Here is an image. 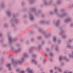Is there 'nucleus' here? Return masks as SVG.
Here are the masks:
<instances>
[{
	"label": "nucleus",
	"instance_id": "nucleus-1",
	"mask_svg": "<svg viewBox=\"0 0 73 73\" xmlns=\"http://www.w3.org/2000/svg\"><path fill=\"white\" fill-rule=\"evenodd\" d=\"M7 66L8 67V69H9V70H11V66H10V64H8Z\"/></svg>",
	"mask_w": 73,
	"mask_h": 73
},
{
	"label": "nucleus",
	"instance_id": "nucleus-2",
	"mask_svg": "<svg viewBox=\"0 0 73 73\" xmlns=\"http://www.w3.org/2000/svg\"><path fill=\"white\" fill-rule=\"evenodd\" d=\"M28 72L29 73H33V72H32V71L31 70H28Z\"/></svg>",
	"mask_w": 73,
	"mask_h": 73
},
{
	"label": "nucleus",
	"instance_id": "nucleus-3",
	"mask_svg": "<svg viewBox=\"0 0 73 73\" xmlns=\"http://www.w3.org/2000/svg\"><path fill=\"white\" fill-rule=\"evenodd\" d=\"M11 62H14V59H12L11 60Z\"/></svg>",
	"mask_w": 73,
	"mask_h": 73
},
{
	"label": "nucleus",
	"instance_id": "nucleus-4",
	"mask_svg": "<svg viewBox=\"0 0 73 73\" xmlns=\"http://www.w3.org/2000/svg\"><path fill=\"white\" fill-rule=\"evenodd\" d=\"M61 59H62L61 57H60L59 59V60L60 61V60H61Z\"/></svg>",
	"mask_w": 73,
	"mask_h": 73
},
{
	"label": "nucleus",
	"instance_id": "nucleus-5",
	"mask_svg": "<svg viewBox=\"0 0 73 73\" xmlns=\"http://www.w3.org/2000/svg\"><path fill=\"white\" fill-rule=\"evenodd\" d=\"M53 72V71L52 70H50V73H52Z\"/></svg>",
	"mask_w": 73,
	"mask_h": 73
},
{
	"label": "nucleus",
	"instance_id": "nucleus-6",
	"mask_svg": "<svg viewBox=\"0 0 73 73\" xmlns=\"http://www.w3.org/2000/svg\"><path fill=\"white\" fill-rule=\"evenodd\" d=\"M55 40H56V38H53V40L55 41Z\"/></svg>",
	"mask_w": 73,
	"mask_h": 73
},
{
	"label": "nucleus",
	"instance_id": "nucleus-7",
	"mask_svg": "<svg viewBox=\"0 0 73 73\" xmlns=\"http://www.w3.org/2000/svg\"><path fill=\"white\" fill-rule=\"evenodd\" d=\"M53 55V54H50V56H52V55Z\"/></svg>",
	"mask_w": 73,
	"mask_h": 73
},
{
	"label": "nucleus",
	"instance_id": "nucleus-8",
	"mask_svg": "<svg viewBox=\"0 0 73 73\" xmlns=\"http://www.w3.org/2000/svg\"><path fill=\"white\" fill-rule=\"evenodd\" d=\"M19 69H17V70H16V71H19Z\"/></svg>",
	"mask_w": 73,
	"mask_h": 73
},
{
	"label": "nucleus",
	"instance_id": "nucleus-9",
	"mask_svg": "<svg viewBox=\"0 0 73 73\" xmlns=\"http://www.w3.org/2000/svg\"><path fill=\"white\" fill-rule=\"evenodd\" d=\"M68 73H72V72H69Z\"/></svg>",
	"mask_w": 73,
	"mask_h": 73
},
{
	"label": "nucleus",
	"instance_id": "nucleus-10",
	"mask_svg": "<svg viewBox=\"0 0 73 73\" xmlns=\"http://www.w3.org/2000/svg\"><path fill=\"white\" fill-rule=\"evenodd\" d=\"M64 73H66V72H64Z\"/></svg>",
	"mask_w": 73,
	"mask_h": 73
},
{
	"label": "nucleus",
	"instance_id": "nucleus-11",
	"mask_svg": "<svg viewBox=\"0 0 73 73\" xmlns=\"http://www.w3.org/2000/svg\"><path fill=\"white\" fill-rule=\"evenodd\" d=\"M9 40H10V39H9Z\"/></svg>",
	"mask_w": 73,
	"mask_h": 73
}]
</instances>
